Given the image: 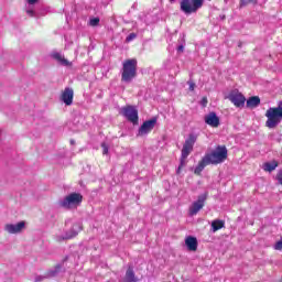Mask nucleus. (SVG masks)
Instances as JSON below:
<instances>
[{
  "label": "nucleus",
  "instance_id": "4468645a",
  "mask_svg": "<svg viewBox=\"0 0 282 282\" xmlns=\"http://www.w3.org/2000/svg\"><path fill=\"white\" fill-rule=\"evenodd\" d=\"M61 100L67 107H69V105H72V102H74V89H72L69 87L65 88L64 91L62 93Z\"/></svg>",
  "mask_w": 282,
  "mask_h": 282
},
{
  "label": "nucleus",
  "instance_id": "0eeeda50",
  "mask_svg": "<svg viewBox=\"0 0 282 282\" xmlns=\"http://www.w3.org/2000/svg\"><path fill=\"white\" fill-rule=\"evenodd\" d=\"M206 199H208V194H200L197 198L196 202H194L191 207H189V216L191 217H195V215H197V213H199V210H202V208H204L205 204H206Z\"/></svg>",
  "mask_w": 282,
  "mask_h": 282
},
{
  "label": "nucleus",
  "instance_id": "cd10ccee",
  "mask_svg": "<svg viewBox=\"0 0 282 282\" xmlns=\"http://www.w3.org/2000/svg\"><path fill=\"white\" fill-rule=\"evenodd\" d=\"M276 180H278L279 184H281V186H282V171H280V172L276 174Z\"/></svg>",
  "mask_w": 282,
  "mask_h": 282
},
{
  "label": "nucleus",
  "instance_id": "f8f14e48",
  "mask_svg": "<svg viewBox=\"0 0 282 282\" xmlns=\"http://www.w3.org/2000/svg\"><path fill=\"white\" fill-rule=\"evenodd\" d=\"M228 99L235 107H243L246 105V97L239 90L231 91Z\"/></svg>",
  "mask_w": 282,
  "mask_h": 282
},
{
  "label": "nucleus",
  "instance_id": "2eb2a0df",
  "mask_svg": "<svg viewBox=\"0 0 282 282\" xmlns=\"http://www.w3.org/2000/svg\"><path fill=\"white\" fill-rule=\"evenodd\" d=\"M205 122L209 127L217 128L219 127V117H217V113L209 112L207 116H205Z\"/></svg>",
  "mask_w": 282,
  "mask_h": 282
},
{
  "label": "nucleus",
  "instance_id": "6ab92c4d",
  "mask_svg": "<svg viewBox=\"0 0 282 282\" xmlns=\"http://www.w3.org/2000/svg\"><path fill=\"white\" fill-rule=\"evenodd\" d=\"M261 105V99L258 96L250 97L247 100V107L248 109H254Z\"/></svg>",
  "mask_w": 282,
  "mask_h": 282
},
{
  "label": "nucleus",
  "instance_id": "bb28decb",
  "mask_svg": "<svg viewBox=\"0 0 282 282\" xmlns=\"http://www.w3.org/2000/svg\"><path fill=\"white\" fill-rule=\"evenodd\" d=\"M273 248L274 250H282V238L278 242H275Z\"/></svg>",
  "mask_w": 282,
  "mask_h": 282
},
{
  "label": "nucleus",
  "instance_id": "20e7f679",
  "mask_svg": "<svg viewBox=\"0 0 282 282\" xmlns=\"http://www.w3.org/2000/svg\"><path fill=\"white\" fill-rule=\"evenodd\" d=\"M205 158L209 164H221L228 158V149L225 145H218L212 153Z\"/></svg>",
  "mask_w": 282,
  "mask_h": 282
},
{
  "label": "nucleus",
  "instance_id": "f257e3e1",
  "mask_svg": "<svg viewBox=\"0 0 282 282\" xmlns=\"http://www.w3.org/2000/svg\"><path fill=\"white\" fill-rule=\"evenodd\" d=\"M265 127L268 129H276L282 122V100L278 102L276 107H271L265 112Z\"/></svg>",
  "mask_w": 282,
  "mask_h": 282
},
{
  "label": "nucleus",
  "instance_id": "f3484780",
  "mask_svg": "<svg viewBox=\"0 0 282 282\" xmlns=\"http://www.w3.org/2000/svg\"><path fill=\"white\" fill-rule=\"evenodd\" d=\"M120 282H138V278H135V272H133V268H128L126 276Z\"/></svg>",
  "mask_w": 282,
  "mask_h": 282
},
{
  "label": "nucleus",
  "instance_id": "393cba45",
  "mask_svg": "<svg viewBox=\"0 0 282 282\" xmlns=\"http://www.w3.org/2000/svg\"><path fill=\"white\" fill-rule=\"evenodd\" d=\"M101 149H102V155H108V153H109V145H107V143L102 142L101 143Z\"/></svg>",
  "mask_w": 282,
  "mask_h": 282
},
{
  "label": "nucleus",
  "instance_id": "39448f33",
  "mask_svg": "<svg viewBox=\"0 0 282 282\" xmlns=\"http://www.w3.org/2000/svg\"><path fill=\"white\" fill-rule=\"evenodd\" d=\"M61 208H65L66 210H72L74 208H78L80 204H83V195L78 193H72L59 200Z\"/></svg>",
  "mask_w": 282,
  "mask_h": 282
},
{
  "label": "nucleus",
  "instance_id": "a878e982",
  "mask_svg": "<svg viewBox=\"0 0 282 282\" xmlns=\"http://www.w3.org/2000/svg\"><path fill=\"white\" fill-rule=\"evenodd\" d=\"M248 3H258V0H240L241 8H243V6H248Z\"/></svg>",
  "mask_w": 282,
  "mask_h": 282
},
{
  "label": "nucleus",
  "instance_id": "b1692460",
  "mask_svg": "<svg viewBox=\"0 0 282 282\" xmlns=\"http://www.w3.org/2000/svg\"><path fill=\"white\" fill-rule=\"evenodd\" d=\"M134 39H138V34H135V33H130V34L126 37V41H127V43H131V41H134Z\"/></svg>",
  "mask_w": 282,
  "mask_h": 282
},
{
  "label": "nucleus",
  "instance_id": "aec40b11",
  "mask_svg": "<svg viewBox=\"0 0 282 282\" xmlns=\"http://www.w3.org/2000/svg\"><path fill=\"white\" fill-rule=\"evenodd\" d=\"M276 166H279V163L276 161L267 162L262 165L263 171L267 173H272V171L276 170Z\"/></svg>",
  "mask_w": 282,
  "mask_h": 282
},
{
  "label": "nucleus",
  "instance_id": "c756f323",
  "mask_svg": "<svg viewBox=\"0 0 282 282\" xmlns=\"http://www.w3.org/2000/svg\"><path fill=\"white\" fill-rule=\"evenodd\" d=\"M26 2L29 3V6H34L39 3V0H26Z\"/></svg>",
  "mask_w": 282,
  "mask_h": 282
},
{
  "label": "nucleus",
  "instance_id": "72a5a7b5",
  "mask_svg": "<svg viewBox=\"0 0 282 282\" xmlns=\"http://www.w3.org/2000/svg\"><path fill=\"white\" fill-rule=\"evenodd\" d=\"M203 102H207L206 98L203 99Z\"/></svg>",
  "mask_w": 282,
  "mask_h": 282
},
{
  "label": "nucleus",
  "instance_id": "6e6552de",
  "mask_svg": "<svg viewBox=\"0 0 282 282\" xmlns=\"http://www.w3.org/2000/svg\"><path fill=\"white\" fill-rule=\"evenodd\" d=\"M121 115L123 118L128 119L132 124H138V109L133 106H127L121 108Z\"/></svg>",
  "mask_w": 282,
  "mask_h": 282
},
{
  "label": "nucleus",
  "instance_id": "4be33fe9",
  "mask_svg": "<svg viewBox=\"0 0 282 282\" xmlns=\"http://www.w3.org/2000/svg\"><path fill=\"white\" fill-rule=\"evenodd\" d=\"M62 267L56 265L54 269L50 270L46 274V276H56L58 272H61Z\"/></svg>",
  "mask_w": 282,
  "mask_h": 282
},
{
  "label": "nucleus",
  "instance_id": "a211bd4d",
  "mask_svg": "<svg viewBox=\"0 0 282 282\" xmlns=\"http://www.w3.org/2000/svg\"><path fill=\"white\" fill-rule=\"evenodd\" d=\"M208 164H210L208 162V159H206V156H204L194 170L195 175H200L202 171H204V169H206V166H208Z\"/></svg>",
  "mask_w": 282,
  "mask_h": 282
},
{
  "label": "nucleus",
  "instance_id": "1a4fd4ad",
  "mask_svg": "<svg viewBox=\"0 0 282 282\" xmlns=\"http://www.w3.org/2000/svg\"><path fill=\"white\" fill-rule=\"evenodd\" d=\"M156 122H158V119L155 118L144 121L139 128L137 135H139L140 138H143V135H149V133H151L155 128Z\"/></svg>",
  "mask_w": 282,
  "mask_h": 282
},
{
  "label": "nucleus",
  "instance_id": "f03ea898",
  "mask_svg": "<svg viewBox=\"0 0 282 282\" xmlns=\"http://www.w3.org/2000/svg\"><path fill=\"white\" fill-rule=\"evenodd\" d=\"M135 76H138V59H126L121 70L122 83H131Z\"/></svg>",
  "mask_w": 282,
  "mask_h": 282
},
{
  "label": "nucleus",
  "instance_id": "dca6fc26",
  "mask_svg": "<svg viewBox=\"0 0 282 282\" xmlns=\"http://www.w3.org/2000/svg\"><path fill=\"white\" fill-rule=\"evenodd\" d=\"M185 246L187 247V250H189L191 252H195V250H197V238L188 236L185 239Z\"/></svg>",
  "mask_w": 282,
  "mask_h": 282
},
{
  "label": "nucleus",
  "instance_id": "f704fd0d",
  "mask_svg": "<svg viewBox=\"0 0 282 282\" xmlns=\"http://www.w3.org/2000/svg\"><path fill=\"white\" fill-rule=\"evenodd\" d=\"M175 0H170V3H173Z\"/></svg>",
  "mask_w": 282,
  "mask_h": 282
},
{
  "label": "nucleus",
  "instance_id": "9b49d317",
  "mask_svg": "<svg viewBox=\"0 0 282 282\" xmlns=\"http://www.w3.org/2000/svg\"><path fill=\"white\" fill-rule=\"evenodd\" d=\"M25 230V221H19L17 224H7L4 225V232L8 235H19Z\"/></svg>",
  "mask_w": 282,
  "mask_h": 282
},
{
  "label": "nucleus",
  "instance_id": "2f4dec72",
  "mask_svg": "<svg viewBox=\"0 0 282 282\" xmlns=\"http://www.w3.org/2000/svg\"><path fill=\"white\" fill-rule=\"evenodd\" d=\"M177 52H184V45H180V46L177 47Z\"/></svg>",
  "mask_w": 282,
  "mask_h": 282
},
{
  "label": "nucleus",
  "instance_id": "5701e85b",
  "mask_svg": "<svg viewBox=\"0 0 282 282\" xmlns=\"http://www.w3.org/2000/svg\"><path fill=\"white\" fill-rule=\"evenodd\" d=\"M100 24V18H90L89 25L91 28H97Z\"/></svg>",
  "mask_w": 282,
  "mask_h": 282
},
{
  "label": "nucleus",
  "instance_id": "412c9836",
  "mask_svg": "<svg viewBox=\"0 0 282 282\" xmlns=\"http://www.w3.org/2000/svg\"><path fill=\"white\" fill-rule=\"evenodd\" d=\"M224 220L216 219L212 223L213 232H217V230H221L224 228Z\"/></svg>",
  "mask_w": 282,
  "mask_h": 282
},
{
  "label": "nucleus",
  "instance_id": "7ed1b4c3",
  "mask_svg": "<svg viewBox=\"0 0 282 282\" xmlns=\"http://www.w3.org/2000/svg\"><path fill=\"white\" fill-rule=\"evenodd\" d=\"M197 142V135L189 134L188 138L185 140V143L183 144L182 153H181V163L176 171L177 175H180V171H182V167L186 166V159L193 153V147H195V143Z\"/></svg>",
  "mask_w": 282,
  "mask_h": 282
},
{
  "label": "nucleus",
  "instance_id": "9d476101",
  "mask_svg": "<svg viewBox=\"0 0 282 282\" xmlns=\"http://www.w3.org/2000/svg\"><path fill=\"white\" fill-rule=\"evenodd\" d=\"M78 230H80L79 225H74L70 230L66 231L65 234H59L55 236V240L58 241V243L63 241H67L69 239H74L78 235Z\"/></svg>",
  "mask_w": 282,
  "mask_h": 282
},
{
  "label": "nucleus",
  "instance_id": "473e14b6",
  "mask_svg": "<svg viewBox=\"0 0 282 282\" xmlns=\"http://www.w3.org/2000/svg\"><path fill=\"white\" fill-rule=\"evenodd\" d=\"M35 281H43V278L37 276V278L35 279Z\"/></svg>",
  "mask_w": 282,
  "mask_h": 282
},
{
  "label": "nucleus",
  "instance_id": "ddd939ff",
  "mask_svg": "<svg viewBox=\"0 0 282 282\" xmlns=\"http://www.w3.org/2000/svg\"><path fill=\"white\" fill-rule=\"evenodd\" d=\"M51 58L57 61V63H59V65H62L63 67H72V62L67 61V58H65V55H63V53L58 51H53L51 53Z\"/></svg>",
  "mask_w": 282,
  "mask_h": 282
},
{
  "label": "nucleus",
  "instance_id": "7c9ffc66",
  "mask_svg": "<svg viewBox=\"0 0 282 282\" xmlns=\"http://www.w3.org/2000/svg\"><path fill=\"white\" fill-rule=\"evenodd\" d=\"M26 13L29 14V17H34V10L32 9H28Z\"/></svg>",
  "mask_w": 282,
  "mask_h": 282
},
{
  "label": "nucleus",
  "instance_id": "c85d7f7f",
  "mask_svg": "<svg viewBox=\"0 0 282 282\" xmlns=\"http://www.w3.org/2000/svg\"><path fill=\"white\" fill-rule=\"evenodd\" d=\"M188 85H189V91H195V84L189 80Z\"/></svg>",
  "mask_w": 282,
  "mask_h": 282
},
{
  "label": "nucleus",
  "instance_id": "423d86ee",
  "mask_svg": "<svg viewBox=\"0 0 282 282\" xmlns=\"http://www.w3.org/2000/svg\"><path fill=\"white\" fill-rule=\"evenodd\" d=\"M204 6V0H182L181 10L184 14H195Z\"/></svg>",
  "mask_w": 282,
  "mask_h": 282
}]
</instances>
